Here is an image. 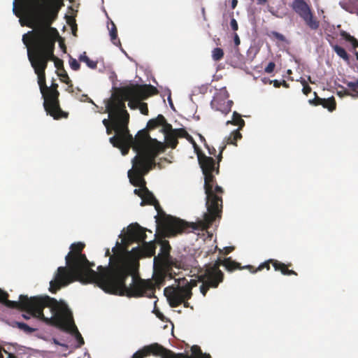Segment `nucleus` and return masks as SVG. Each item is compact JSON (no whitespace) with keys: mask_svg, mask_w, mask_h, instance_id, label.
Segmentation results:
<instances>
[{"mask_svg":"<svg viewBox=\"0 0 358 358\" xmlns=\"http://www.w3.org/2000/svg\"><path fill=\"white\" fill-rule=\"evenodd\" d=\"M230 26L234 31H237L238 29V22L236 19L232 18L230 22Z\"/></svg>","mask_w":358,"mask_h":358,"instance_id":"48","label":"nucleus"},{"mask_svg":"<svg viewBox=\"0 0 358 358\" xmlns=\"http://www.w3.org/2000/svg\"><path fill=\"white\" fill-rule=\"evenodd\" d=\"M223 266V260L218 258L213 264H206L200 268L197 273V279L202 284L199 289L203 296H206L210 288H217L223 282L224 275L220 269Z\"/></svg>","mask_w":358,"mask_h":358,"instance_id":"10","label":"nucleus"},{"mask_svg":"<svg viewBox=\"0 0 358 358\" xmlns=\"http://www.w3.org/2000/svg\"><path fill=\"white\" fill-rule=\"evenodd\" d=\"M173 131H171V133L166 134V135L164 136L166 145L173 149L176 148L178 143L177 136Z\"/></svg>","mask_w":358,"mask_h":358,"instance_id":"24","label":"nucleus"},{"mask_svg":"<svg viewBox=\"0 0 358 358\" xmlns=\"http://www.w3.org/2000/svg\"><path fill=\"white\" fill-rule=\"evenodd\" d=\"M238 3V0H231V8L234 9Z\"/></svg>","mask_w":358,"mask_h":358,"instance_id":"56","label":"nucleus"},{"mask_svg":"<svg viewBox=\"0 0 358 358\" xmlns=\"http://www.w3.org/2000/svg\"><path fill=\"white\" fill-rule=\"evenodd\" d=\"M83 99H86L87 100H88L89 102L93 103L92 100L90 98H89L87 94H83Z\"/></svg>","mask_w":358,"mask_h":358,"instance_id":"60","label":"nucleus"},{"mask_svg":"<svg viewBox=\"0 0 358 358\" xmlns=\"http://www.w3.org/2000/svg\"><path fill=\"white\" fill-rule=\"evenodd\" d=\"M281 85H282L285 88H288L289 87V84L285 80H282Z\"/></svg>","mask_w":358,"mask_h":358,"instance_id":"57","label":"nucleus"},{"mask_svg":"<svg viewBox=\"0 0 358 358\" xmlns=\"http://www.w3.org/2000/svg\"><path fill=\"white\" fill-rule=\"evenodd\" d=\"M44 100L43 107L47 114L52 116L55 120L67 118L69 113L63 111L59 104V92H52L44 90L41 91Z\"/></svg>","mask_w":358,"mask_h":358,"instance_id":"13","label":"nucleus"},{"mask_svg":"<svg viewBox=\"0 0 358 358\" xmlns=\"http://www.w3.org/2000/svg\"><path fill=\"white\" fill-rule=\"evenodd\" d=\"M83 99H86L87 100H88L89 102L93 103L92 100L90 98H89L87 94H83Z\"/></svg>","mask_w":358,"mask_h":358,"instance_id":"61","label":"nucleus"},{"mask_svg":"<svg viewBox=\"0 0 358 358\" xmlns=\"http://www.w3.org/2000/svg\"><path fill=\"white\" fill-rule=\"evenodd\" d=\"M157 93V89L151 85H130L121 88L119 94H113L109 100L117 97L124 105L126 101H129V107L131 109H136L138 107L139 101L146 99Z\"/></svg>","mask_w":358,"mask_h":358,"instance_id":"9","label":"nucleus"},{"mask_svg":"<svg viewBox=\"0 0 358 358\" xmlns=\"http://www.w3.org/2000/svg\"><path fill=\"white\" fill-rule=\"evenodd\" d=\"M69 65L73 71H78L80 67L79 62L76 59H73V58L70 59Z\"/></svg>","mask_w":358,"mask_h":358,"instance_id":"41","label":"nucleus"},{"mask_svg":"<svg viewBox=\"0 0 358 358\" xmlns=\"http://www.w3.org/2000/svg\"><path fill=\"white\" fill-rule=\"evenodd\" d=\"M168 273L164 271H161L155 275V280L158 286L164 285Z\"/></svg>","mask_w":358,"mask_h":358,"instance_id":"33","label":"nucleus"},{"mask_svg":"<svg viewBox=\"0 0 358 358\" xmlns=\"http://www.w3.org/2000/svg\"><path fill=\"white\" fill-rule=\"evenodd\" d=\"M301 19L311 30L315 31L320 27V21L314 16L311 10L302 17Z\"/></svg>","mask_w":358,"mask_h":358,"instance_id":"19","label":"nucleus"},{"mask_svg":"<svg viewBox=\"0 0 358 358\" xmlns=\"http://www.w3.org/2000/svg\"><path fill=\"white\" fill-rule=\"evenodd\" d=\"M271 35L280 41H285V37L282 34L278 33L277 31H272Z\"/></svg>","mask_w":358,"mask_h":358,"instance_id":"45","label":"nucleus"},{"mask_svg":"<svg viewBox=\"0 0 358 358\" xmlns=\"http://www.w3.org/2000/svg\"><path fill=\"white\" fill-rule=\"evenodd\" d=\"M173 132L176 133L177 138H185L188 136L187 131L183 128L175 129Z\"/></svg>","mask_w":358,"mask_h":358,"instance_id":"40","label":"nucleus"},{"mask_svg":"<svg viewBox=\"0 0 358 358\" xmlns=\"http://www.w3.org/2000/svg\"><path fill=\"white\" fill-rule=\"evenodd\" d=\"M231 251V250L229 248H226L225 254H228V253H229Z\"/></svg>","mask_w":358,"mask_h":358,"instance_id":"64","label":"nucleus"},{"mask_svg":"<svg viewBox=\"0 0 358 358\" xmlns=\"http://www.w3.org/2000/svg\"><path fill=\"white\" fill-rule=\"evenodd\" d=\"M226 145L220 149L217 156V166L214 159L206 155L198 152L197 157L199 164L204 176V189L206 194V206L208 213L204 214L203 221L200 222L201 229L208 228L211 225L217 217H221L222 209L223 189L217 185L214 173L219 174L220 162L222 158V152Z\"/></svg>","mask_w":358,"mask_h":358,"instance_id":"4","label":"nucleus"},{"mask_svg":"<svg viewBox=\"0 0 358 358\" xmlns=\"http://www.w3.org/2000/svg\"><path fill=\"white\" fill-rule=\"evenodd\" d=\"M341 36L343 37V39H345L346 41L349 42L352 45L353 49H355L358 47V41L348 32L345 31H341Z\"/></svg>","mask_w":358,"mask_h":358,"instance_id":"30","label":"nucleus"},{"mask_svg":"<svg viewBox=\"0 0 358 358\" xmlns=\"http://www.w3.org/2000/svg\"><path fill=\"white\" fill-rule=\"evenodd\" d=\"M270 12L271 13V14L277 17H282V16H280L279 15H278L277 13H275L274 11H272V10H270Z\"/></svg>","mask_w":358,"mask_h":358,"instance_id":"63","label":"nucleus"},{"mask_svg":"<svg viewBox=\"0 0 358 358\" xmlns=\"http://www.w3.org/2000/svg\"><path fill=\"white\" fill-rule=\"evenodd\" d=\"M58 87H59L58 84L53 81L50 87H48L46 85L45 90H48V91H52V92H59Z\"/></svg>","mask_w":358,"mask_h":358,"instance_id":"46","label":"nucleus"},{"mask_svg":"<svg viewBox=\"0 0 358 358\" xmlns=\"http://www.w3.org/2000/svg\"><path fill=\"white\" fill-rule=\"evenodd\" d=\"M277 261L276 259H268L263 263H262L259 266L258 268H257L256 269H254L253 266H247L246 268H248L250 270V271L251 273H256L257 271H262L263 270L264 268H266L267 270H269L270 269V264H271L273 266V262Z\"/></svg>","mask_w":358,"mask_h":358,"instance_id":"26","label":"nucleus"},{"mask_svg":"<svg viewBox=\"0 0 358 358\" xmlns=\"http://www.w3.org/2000/svg\"><path fill=\"white\" fill-rule=\"evenodd\" d=\"M333 50L341 58L345 61L349 60V55L343 48L336 45L333 46Z\"/></svg>","mask_w":358,"mask_h":358,"instance_id":"34","label":"nucleus"},{"mask_svg":"<svg viewBox=\"0 0 358 358\" xmlns=\"http://www.w3.org/2000/svg\"><path fill=\"white\" fill-rule=\"evenodd\" d=\"M292 266V264L289 263L285 264L281 262L275 261L273 262V268L277 271H280L284 275H297V273L293 270L289 269V267Z\"/></svg>","mask_w":358,"mask_h":358,"instance_id":"18","label":"nucleus"},{"mask_svg":"<svg viewBox=\"0 0 358 358\" xmlns=\"http://www.w3.org/2000/svg\"><path fill=\"white\" fill-rule=\"evenodd\" d=\"M192 355L175 353L157 343L144 346L136 352L131 358H144L150 355L162 358H211L209 354L202 352L201 348L196 345L191 348Z\"/></svg>","mask_w":358,"mask_h":358,"instance_id":"8","label":"nucleus"},{"mask_svg":"<svg viewBox=\"0 0 358 358\" xmlns=\"http://www.w3.org/2000/svg\"><path fill=\"white\" fill-rule=\"evenodd\" d=\"M6 324L13 328H17L20 322L14 320H7Z\"/></svg>","mask_w":358,"mask_h":358,"instance_id":"49","label":"nucleus"},{"mask_svg":"<svg viewBox=\"0 0 358 358\" xmlns=\"http://www.w3.org/2000/svg\"><path fill=\"white\" fill-rule=\"evenodd\" d=\"M139 188L138 189H135L134 190V193L136 194V195H138L139 197L141 198V196H143V194L144 193V189H145V187H147L146 186H144V187H138Z\"/></svg>","mask_w":358,"mask_h":358,"instance_id":"47","label":"nucleus"},{"mask_svg":"<svg viewBox=\"0 0 358 358\" xmlns=\"http://www.w3.org/2000/svg\"><path fill=\"white\" fill-rule=\"evenodd\" d=\"M17 328L22 331H23L26 334H31L34 333L36 329L34 328H32L27 325V324L24 322H20L18 324Z\"/></svg>","mask_w":358,"mask_h":358,"instance_id":"37","label":"nucleus"},{"mask_svg":"<svg viewBox=\"0 0 358 358\" xmlns=\"http://www.w3.org/2000/svg\"><path fill=\"white\" fill-rule=\"evenodd\" d=\"M85 245L82 242L72 243L65 257L66 266H59L54 280L50 282L49 290L55 294L62 287L79 281L83 284L96 282L105 292L127 297H155V289L148 282L133 273V268L118 252L113 248L114 255L110 257L109 266H99L98 272L83 253Z\"/></svg>","mask_w":358,"mask_h":358,"instance_id":"1","label":"nucleus"},{"mask_svg":"<svg viewBox=\"0 0 358 358\" xmlns=\"http://www.w3.org/2000/svg\"><path fill=\"white\" fill-rule=\"evenodd\" d=\"M234 43L236 45H238L241 43V41H240V38H239V36H238L237 34H234Z\"/></svg>","mask_w":358,"mask_h":358,"instance_id":"52","label":"nucleus"},{"mask_svg":"<svg viewBox=\"0 0 358 358\" xmlns=\"http://www.w3.org/2000/svg\"><path fill=\"white\" fill-rule=\"evenodd\" d=\"M52 60L55 62V66L58 71H62L64 69L63 61L62 59H59L54 56L53 59H51L50 61Z\"/></svg>","mask_w":358,"mask_h":358,"instance_id":"42","label":"nucleus"},{"mask_svg":"<svg viewBox=\"0 0 358 358\" xmlns=\"http://www.w3.org/2000/svg\"><path fill=\"white\" fill-rule=\"evenodd\" d=\"M79 60L80 62H85L87 64V66L92 69H95L97 67V62L91 60L86 55L85 52H84L83 55L80 56Z\"/></svg>","mask_w":358,"mask_h":358,"instance_id":"32","label":"nucleus"},{"mask_svg":"<svg viewBox=\"0 0 358 358\" xmlns=\"http://www.w3.org/2000/svg\"><path fill=\"white\" fill-rule=\"evenodd\" d=\"M45 308V307H43V308H41V313H42L43 316H41V315H40V316L34 315L33 314V313H32V312H31V311H29V310H25V309H20L21 310H24V311H26V313L22 314V315H21V316H22V318H24V320H29V319H30L31 316H33V317H36V318H38V319H39V320H41L44 321V322H45L46 324H50L49 322H48V321H47V319H50V317H45V315H44V314H43V309H44Z\"/></svg>","mask_w":358,"mask_h":358,"instance_id":"28","label":"nucleus"},{"mask_svg":"<svg viewBox=\"0 0 358 358\" xmlns=\"http://www.w3.org/2000/svg\"><path fill=\"white\" fill-rule=\"evenodd\" d=\"M242 138V135L238 129L231 132L229 136L227 138V144H231L236 145V141Z\"/></svg>","mask_w":358,"mask_h":358,"instance_id":"29","label":"nucleus"},{"mask_svg":"<svg viewBox=\"0 0 358 358\" xmlns=\"http://www.w3.org/2000/svg\"><path fill=\"white\" fill-rule=\"evenodd\" d=\"M159 244L160 253L157 257H160L164 261H168L170 257V250L171 249V245L166 240L160 241Z\"/></svg>","mask_w":358,"mask_h":358,"instance_id":"20","label":"nucleus"},{"mask_svg":"<svg viewBox=\"0 0 358 358\" xmlns=\"http://www.w3.org/2000/svg\"><path fill=\"white\" fill-rule=\"evenodd\" d=\"M185 138L190 143H192L194 146L196 145V143L194 142V138L188 134V136L185 137Z\"/></svg>","mask_w":358,"mask_h":358,"instance_id":"54","label":"nucleus"},{"mask_svg":"<svg viewBox=\"0 0 358 358\" xmlns=\"http://www.w3.org/2000/svg\"><path fill=\"white\" fill-rule=\"evenodd\" d=\"M281 82L282 81H279L278 80H274L271 81V83H273V86L276 88H278L281 86Z\"/></svg>","mask_w":358,"mask_h":358,"instance_id":"53","label":"nucleus"},{"mask_svg":"<svg viewBox=\"0 0 358 358\" xmlns=\"http://www.w3.org/2000/svg\"><path fill=\"white\" fill-rule=\"evenodd\" d=\"M138 108L140 110L142 114L145 115H148V108L146 103L139 101Z\"/></svg>","mask_w":358,"mask_h":358,"instance_id":"39","label":"nucleus"},{"mask_svg":"<svg viewBox=\"0 0 358 358\" xmlns=\"http://www.w3.org/2000/svg\"><path fill=\"white\" fill-rule=\"evenodd\" d=\"M224 57V51L220 48H215L212 51V57L214 61H220Z\"/></svg>","mask_w":358,"mask_h":358,"instance_id":"36","label":"nucleus"},{"mask_svg":"<svg viewBox=\"0 0 358 358\" xmlns=\"http://www.w3.org/2000/svg\"><path fill=\"white\" fill-rule=\"evenodd\" d=\"M106 111L108 113V117H112V124L106 127V133L109 135L113 131L115 132V136L110 138V143L120 148L123 155H127L131 148L133 150L142 148L145 143L153 139L145 129L140 130L134 138L129 134V114L120 99L117 97L108 100Z\"/></svg>","mask_w":358,"mask_h":358,"instance_id":"3","label":"nucleus"},{"mask_svg":"<svg viewBox=\"0 0 358 358\" xmlns=\"http://www.w3.org/2000/svg\"><path fill=\"white\" fill-rule=\"evenodd\" d=\"M275 67V64L274 62H271L268 64L266 67L264 69V71L267 73H271L273 72Z\"/></svg>","mask_w":358,"mask_h":358,"instance_id":"44","label":"nucleus"},{"mask_svg":"<svg viewBox=\"0 0 358 358\" xmlns=\"http://www.w3.org/2000/svg\"><path fill=\"white\" fill-rule=\"evenodd\" d=\"M43 307L50 308L52 315L50 319H47L50 325L74 334L79 344L80 345L84 344L83 338L73 322L72 313L64 303L59 302L49 296H45Z\"/></svg>","mask_w":358,"mask_h":358,"instance_id":"7","label":"nucleus"},{"mask_svg":"<svg viewBox=\"0 0 358 358\" xmlns=\"http://www.w3.org/2000/svg\"><path fill=\"white\" fill-rule=\"evenodd\" d=\"M110 36L111 42L116 46H120L121 43L117 38V29L113 22H111V27L110 28Z\"/></svg>","mask_w":358,"mask_h":358,"instance_id":"27","label":"nucleus"},{"mask_svg":"<svg viewBox=\"0 0 358 358\" xmlns=\"http://www.w3.org/2000/svg\"><path fill=\"white\" fill-rule=\"evenodd\" d=\"M35 8L40 10L33 22V28L22 36V42L27 48V57L34 73L37 75L40 91L46 89L45 69L50 60L54 58L55 44L59 36L56 28L51 25L57 19L63 0H32Z\"/></svg>","mask_w":358,"mask_h":358,"instance_id":"2","label":"nucleus"},{"mask_svg":"<svg viewBox=\"0 0 358 358\" xmlns=\"http://www.w3.org/2000/svg\"><path fill=\"white\" fill-rule=\"evenodd\" d=\"M227 124H233L238 126V130L241 129L245 126V121L242 119L241 115L237 112L233 113V117L231 120H228L226 122Z\"/></svg>","mask_w":358,"mask_h":358,"instance_id":"23","label":"nucleus"},{"mask_svg":"<svg viewBox=\"0 0 358 358\" xmlns=\"http://www.w3.org/2000/svg\"><path fill=\"white\" fill-rule=\"evenodd\" d=\"M161 126L163 127L162 131L164 134V136L166 135V134L171 133V131H174L175 129L172 128V125L166 122V120L165 119V123L162 124Z\"/></svg>","mask_w":358,"mask_h":358,"instance_id":"38","label":"nucleus"},{"mask_svg":"<svg viewBox=\"0 0 358 358\" xmlns=\"http://www.w3.org/2000/svg\"><path fill=\"white\" fill-rule=\"evenodd\" d=\"M346 85L350 92L345 90L344 94L353 97H358V80L355 82H348Z\"/></svg>","mask_w":358,"mask_h":358,"instance_id":"25","label":"nucleus"},{"mask_svg":"<svg viewBox=\"0 0 358 358\" xmlns=\"http://www.w3.org/2000/svg\"><path fill=\"white\" fill-rule=\"evenodd\" d=\"M312 89L311 87L308 85V84H306L304 85L303 89H302V92L303 93L305 94V95H308L309 93H310Z\"/></svg>","mask_w":358,"mask_h":358,"instance_id":"50","label":"nucleus"},{"mask_svg":"<svg viewBox=\"0 0 358 358\" xmlns=\"http://www.w3.org/2000/svg\"><path fill=\"white\" fill-rule=\"evenodd\" d=\"M145 229L141 227L137 223L134 224H131L128 227L127 229V238L128 240L131 242H137L143 243L145 241L146 239V234Z\"/></svg>","mask_w":358,"mask_h":358,"instance_id":"15","label":"nucleus"},{"mask_svg":"<svg viewBox=\"0 0 358 358\" xmlns=\"http://www.w3.org/2000/svg\"><path fill=\"white\" fill-rule=\"evenodd\" d=\"M165 123V117L162 115H158L156 118L150 120L147 123V127L145 129L148 133V130H152Z\"/></svg>","mask_w":358,"mask_h":358,"instance_id":"21","label":"nucleus"},{"mask_svg":"<svg viewBox=\"0 0 358 358\" xmlns=\"http://www.w3.org/2000/svg\"><path fill=\"white\" fill-rule=\"evenodd\" d=\"M141 199V206L148 204L155 206L158 213L155 216L157 231L165 237L174 236L178 234L188 231L189 229L199 230L201 229L200 223H188L181 219L166 215L162 210L153 194L147 187H145Z\"/></svg>","mask_w":358,"mask_h":358,"instance_id":"6","label":"nucleus"},{"mask_svg":"<svg viewBox=\"0 0 358 358\" xmlns=\"http://www.w3.org/2000/svg\"><path fill=\"white\" fill-rule=\"evenodd\" d=\"M8 294L0 289V302L10 308L25 309L33 313L34 315L43 316L41 308L45 296L28 297L27 295H20L19 301L8 300Z\"/></svg>","mask_w":358,"mask_h":358,"instance_id":"11","label":"nucleus"},{"mask_svg":"<svg viewBox=\"0 0 358 358\" xmlns=\"http://www.w3.org/2000/svg\"><path fill=\"white\" fill-rule=\"evenodd\" d=\"M223 266L228 271H234L236 269H241V264L235 261H233L231 257L225 258L223 259Z\"/></svg>","mask_w":358,"mask_h":358,"instance_id":"22","label":"nucleus"},{"mask_svg":"<svg viewBox=\"0 0 358 358\" xmlns=\"http://www.w3.org/2000/svg\"><path fill=\"white\" fill-rule=\"evenodd\" d=\"M185 284L178 285L177 287L169 286L164 290V296L169 301V306L176 308L183 303L185 308L189 306L187 301L192 296V287L196 285L195 283L191 285L186 279L182 280Z\"/></svg>","mask_w":358,"mask_h":358,"instance_id":"12","label":"nucleus"},{"mask_svg":"<svg viewBox=\"0 0 358 358\" xmlns=\"http://www.w3.org/2000/svg\"><path fill=\"white\" fill-rule=\"evenodd\" d=\"M168 101H169L171 106L173 107V102H172V99H171V93H169V97H168Z\"/></svg>","mask_w":358,"mask_h":358,"instance_id":"62","label":"nucleus"},{"mask_svg":"<svg viewBox=\"0 0 358 358\" xmlns=\"http://www.w3.org/2000/svg\"><path fill=\"white\" fill-rule=\"evenodd\" d=\"M267 2V0H257L258 5H264Z\"/></svg>","mask_w":358,"mask_h":358,"instance_id":"59","label":"nucleus"},{"mask_svg":"<svg viewBox=\"0 0 358 358\" xmlns=\"http://www.w3.org/2000/svg\"><path fill=\"white\" fill-rule=\"evenodd\" d=\"M340 5H341V6L343 8H344L345 10H348V7H347V3H346L341 2V3H340Z\"/></svg>","mask_w":358,"mask_h":358,"instance_id":"58","label":"nucleus"},{"mask_svg":"<svg viewBox=\"0 0 358 358\" xmlns=\"http://www.w3.org/2000/svg\"><path fill=\"white\" fill-rule=\"evenodd\" d=\"M208 152L211 155H215L216 150L214 148H210L208 147Z\"/></svg>","mask_w":358,"mask_h":358,"instance_id":"55","label":"nucleus"},{"mask_svg":"<svg viewBox=\"0 0 358 358\" xmlns=\"http://www.w3.org/2000/svg\"><path fill=\"white\" fill-rule=\"evenodd\" d=\"M229 94L226 88L220 89L213 96L210 106L212 108L228 114L231 110L233 101L229 100Z\"/></svg>","mask_w":358,"mask_h":358,"instance_id":"14","label":"nucleus"},{"mask_svg":"<svg viewBox=\"0 0 358 358\" xmlns=\"http://www.w3.org/2000/svg\"><path fill=\"white\" fill-rule=\"evenodd\" d=\"M291 6L301 18L311 10L310 7L304 0H294Z\"/></svg>","mask_w":358,"mask_h":358,"instance_id":"17","label":"nucleus"},{"mask_svg":"<svg viewBox=\"0 0 358 358\" xmlns=\"http://www.w3.org/2000/svg\"><path fill=\"white\" fill-rule=\"evenodd\" d=\"M324 108H327L329 111H333L336 109V103L334 96L329 99H324L321 104Z\"/></svg>","mask_w":358,"mask_h":358,"instance_id":"31","label":"nucleus"},{"mask_svg":"<svg viewBox=\"0 0 358 358\" xmlns=\"http://www.w3.org/2000/svg\"><path fill=\"white\" fill-rule=\"evenodd\" d=\"M134 150L136 155L132 159L133 166L128 171V178L134 187H144L146 186L144 176L156 166L155 158L164 151V145L153 138Z\"/></svg>","mask_w":358,"mask_h":358,"instance_id":"5","label":"nucleus"},{"mask_svg":"<svg viewBox=\"0 0 358 358\" xmlns=\"http://www.w3.org/2000/svg\"><path fill=\"white\" fill-rule=\"evenodd\" d=\"M58 76L60 78V80L62 83H64L65 84H66L68 85L69 88H72L73 87L72 82L70 80V78H69L66 71H65V69L61 71L60 73H58Z\"/></svg>","mask_w":358,"mask_h":358,"instance_id":"35","label":"nucleus"},{"mask_svg":"<svg viewBox=\"0 0 358 358\" xmlns=\"http://www.w3.org/2000/svg\"><path fill=\"white\" fill-rule=\"evenodd\" d=\"M156 245L153 241L146 242L142 243V246L134 248L131 252L134 255L139 256L152 257L155 254Z\"/></svg>","mask_w":358,"mask_h":358,"instance_id":"16","label":"nucleus"},{"mask_svg":"<svg viewBox=\"0 0 358 358\" xmlns=\"http://www.w3.org/2000/svg\"><path fill=\"white\" fill-rule=\"evenodd\" d=\"M103 124L105 126V127H108L110 124H112V117H109V119H104L102 121Z\"/></svg>","mask_w":358,"mask_h":358,"instance_id":"51","label":"nucleus"},{"mask_svg":"<svg viewBox=\"0 0 358 358\" xmlns=\"http://www.w3.org/2000/svg\"><path fill=\"white\" fill-rule=\"evenodd\" d=\"M314 94L315 96V99L309 100V102L310 104H313L315 106H319L321 105L323 102L324 99L318 97L317 96L316 92H314Z\"/></svg>","mask_w":358,"mask_h":358,"instance_id":"43","label":"nucleus"}]
</instances>
